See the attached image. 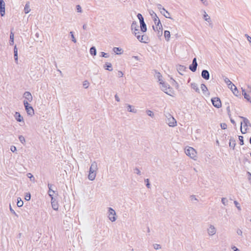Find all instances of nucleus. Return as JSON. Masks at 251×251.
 <instances>
[{"label":"nucleus","instance_id":"obj_26","mask_svg":"<svg viewBox=\"0 0 251 251\" xmlns=\"http://www.w3.org/2000/svg\"><path fill=\"white\" fill-rule=\"evenodd\" d=\"M197 66H198V64H194V63H192L190 66H189V69L193 72H196V71L197 70Z\"/></svg>","mask_w":251,"mask_h":251},{"label":"nucleus","instance_id":"obj_5","mask_svg":"<svg viewBox=\"0 0 251 251\" xmlns=\"http://www.w3.org/2000/svg\"><path fill=\"white\" fill-rule=\"evenodd\" d=\"M167 118L166 122L170 126L174 127L176 125V121L172 115L169 114Z\"/></svg>","mask_w":251,"mask_h":251},{"label":"nucleus","instance_id":"obj_46","mask_svg":"<svg viewBox=\"0 0 251 251\" xmlns=\"http://www.w3.org/2000/svg\"><path fill=\"white\" fill-rule=\"evenodd\" d=\"M100 54H100V56L103 57H105V58H107L109 56L107 53H105L104 52H101Z\"/></svg>","mask_w":251,"mask_h":251},{"label":"nucleus","instance_id":"obj_36","mask_svg":"<svg viewBox=\"0 0 251 251\" xmlns=\"http://www.w3.org/2000/svg\"><path fill=\"white\" fill-rule=\"evenodd\" d=\"M17 205L18 207H22L23 205L24 202L20 198L17 199Z\"/></svg>","mask_w":251,"mask_h":251},{"label":"nucleus","instance_id":"obj_21","mask_svg":"<svg viewBox=\"0 0 251 251\" xmlns=\"http://www.w3.org/2000/svg\"><path fill=\"white\" fill-rule=\"evenodd\" d=\"M204 14H203V19L204 20L208 23H209L210 25H212L211 21L210 19V17L208 16V15L206 13V12L204 10L203 11Z\"/></svg>","mask_w":251,"mask_h":251},{"label":"nucleus","instance_id":"obj_31","mask_svg":"<svg viewBox=\"0 0 251 251\" xmlns=\"http://www.w3.org/2000/svg\"><path fill=\"white\" fill-rule=\"evenodd\" d=\"M48 186L49 189L48 191L49 195L50 196V197H53V194H54L55 192L53 190H52L51 189L52 185L49 183Z\"/></svg>","mask_w":251,"mask_h":251},{"label":"nucleus","instance_id":"obj_41","mask_svg":"<svg viewBox=\"0 0 251 251\" xmlns=\"http://www.w3.org/2000/svg\"><path fill=\"white\" fill-rule=\"evenodd\" d=\"M243 136H239V141H240V145H243L244 143V140H243Z\"/></svg>","mask_w":251,"mask_h":251},{"label":"nucleus","instance_id":"obj_18","mask_svg":"<svg viewBox=\"0 0 251 251\" xmlns=\"http://www.w3.org/2000/svg\"><path fill=\"white\" fill-rule=\"evenodd\" d=\"M201 88L202 91V93L205 95H209V92L206 86L204 84H201Z\"/></svg>","mask_w":251,"mask_h":251},{"label":"nucleus","instance_id":"obj_7","mask_svg":"<svg viewBox=\"0 0 251 251\" xmlns=\"http://www.w3.org/2000/svg\"><path fill=\"white\" fill-rule=\"evenodd\" d=\"M116 212L115 210L112 208H109L108 210V218L111 222H114L116 221V218L115 217Z\"/></svg>","mask_w":251,"mask_h":251},{"label":"nucleus","instance_id":"obj_57","mask_svg":"<svg viewBox=\"0 0 251 251\" xmlns=\"http://www.w3.org/2000/svg\"><path fill=\"white\" fill-rule=\"evenodd\" d=\"M156 30L158 31V34L159 36H161L162 35V28L161 29H159L158 27L157 29H156Z\"/></svg>","mask_w":251,"mask_h":251},{"label":"nucleus","instance_id":"obj_1","mask_svg":"<svg viewBox=\"0 0 251 251\" xmlns=\"http://www.w3.org/2000/svg\"><path fill=\"white\" fill-rule=\"evenodd\" d=\"M185 153L188 156H189L191 158L196 160L197 159V151H196L192 147H188L187 148L185 149Z\"/></svg>","mask_w":251,"mask_h":251},{"label":"nucleus","instance_id":"obj_50","mask_svg":"<svg viewBox=\"0 0 251 251\" xmlns=\"http://www.w3.org/2000/svg\"><path fill=\"white\" fill-rule=\"evenodd\" d=\"M132 33L137 38V36L138 35H140V32L139 30H137L136 32L133 31Z\"/></svg>","mask_w":251,"mask_h":251},{"label":"nucleus","instance_id":"obj_8","mask_svg":"<svg viewBox=\"0 0 251 251\" xmlns=\"http://www.w3.org/2000/svg\"><path fill=\"white\" fill-rule=\"evenodd\" d=\"M211 102L213 106L216 108H220L222 106L220 99L218 97H215L211 99Z\"/></svg>","mask_w":251,"mask_h":251},{"label":"nucleus","instance_id":"obj_3","mask_svg":"<svg viewBox=\"0 0 251 251\" xmlns=\"http://www.w3.org/2000/svg\"><path fill=\"white\" fill-rule=\"evenodd\" d=\"M240 118L243 119V122H241V125H242L243 124H244V127H248V126L251 127V124L249 120L247 118L242 117V116H240ZM240 129H241V132L242 134H245L246 133L247 130V129L246 128L245 129V131H243L242 126H241Z\"/></svg>","mask_w":251,"mask_h":251},{"label":"nucleus","instance_id":"obj_64","mask_svg":"<svg viewBox=\"0 0 251 251\" xmlns=\"http://www.w3.org/2000/svg\"><path fill=\"white\" fill-rule=\"evenodd\" d=\"M232 249L234 251H240L235 246H233L232 247Z\"/></svg>","mask_w":251,"mask_h":251},{"label":"nucleus","instance_id":"obj_40","mask_svg":"<svg viewBox=\"0 0 251 251\" xmlns=\"http://www.w3.org/2000/svg\"><path fill=\"white\" fill-rule=\"evenodd\" d=\"M137 17H138V19L139 20L140 23L142 22L143 21H144V18L142 16V14H141L140 13L138 14Z\"/></svg>","mask_w":251,"mask_h":251},{"label":"nucleus","instance_id":"obj_61","mask_svg":"<svg viewBox=\"0 0 251 251\" xmlns=\"http://www.w3.org/2000/svg\"><path fill=\"white\" fill-rule=\"evenodd\" d=\"M242 231L240 229H238L237 230V233L240 235V236H242Z\"/></svg>","mask_w":251,"mask_h":251},{"label":"nucleus","instance_id":"obj_52","mask_svg":"<svg viewBox=\"0 0 251 251\" xmlns=\"http://www.w3.org/2000/svg\"><path fill=\"white\" fill-rule=\"evenodd\" d=\"M157 78H158V81H159L160 82L161 81L163 82V80H162V75H160V73H158V75H157Z\"/></svg>","mask_w":251,"mask_h":251},{"label":"nucleus","instance_id":"obj_12","mask_svg":"<svg viewBox=\"0 0 251 251\" xmlns=\"http://www.w3.org/2000/svg\"><path fill=\"white\" fill-rule=\"evenodd\" d=\"M216 232V229L214 226L210 225L209 228H207V233L209 236L214 235Z\"/></svg>","mask_w":251,"mask_h":251},{"label":"nucleus","instance_id":"obj_53","mask_svg":"<svg viewBox=\"0 0 251 251\" xmlns=\"http://www.w3.org/2000/svg\"><path fill=\"white\" fill-rule=\"evenodd\" d=\"M221 127L222 129H225L227 128V125L225 123H222L221 124Z\"/></svg>","mask_w":251,"mask_h":251},{"label":"nucleus","instance_id":"obj_15","mask_svg":"<svg viewBox=\"0 0 251 251\" xmlns=\"http://www.w3.org/2000/svg\"><path fill=\"white\" fill-rule=\"evenodd\" d=\"M201 76L203 79L208 80L210 77V75L208 71L206 70H203L201 72Z\"/></svg>","mask_w":251,"mask_h":251},{"label":"nucleus","instance_id":"obj_59","mask_svg":"<svg viewBox=\"0 0 251 251\" xmlns=\"http://www.w3.org/2000/svg\"><path fill=\"white\" fill-rule=\"evenodd\" d=\"M10 210L12 213L14 214L15 215H16L17 217H18V215L16 213L15 211L12 208L10 205Z\"/></svg>","mask_w":251,"mask_h":251},{"label":"nucleus","instance_id":"obj_17","mask_svg":"<svg viewBox=\"0 0 251 251\" xmlns=\"http://www.w3.org/2000/svg\"><path fill=\"white\" fill-rule=\"evenodd\" d=\"M98 170V166L96 162H93L90 166L89 172H96Z\"/></svg>","mask_w":251,"mask_h":251},{"label":"nucleus","instance_id":"obj_56","mask_svg":"<svg viewBox=\"0 0 251 251\" xmlns=\"http://www.w3.org/2000/svg\"><path fill=\"white\" fill-rule=\"evenodd\" d=\"M234 203L235 204V206H236V207L239 209V210H240L241 209V208L239 206V203L236 201H234Z\"/></svg>","mask_w":251,"mask_h":251},{"label":"nucleus","instance_id":"obj_45","mask_svg":"<svg viewBox=\"0 0 251 251\" xmlns=\"http://www.w3.org/2000/svg\"><path fill=\"white\" fill-rule=\"evenodd\" d=\"M190 199L192 201H198V199L196 198V196L195 195H191L190 197Z\"/></svg>","mask_w":251,"mask_h":251},{"label":"nucleus","instance_id":"obj_38","mask_svg":"<svg viewBox=\"0 0 251 251\" xmlns=\"http://www.w3.org/2000/svg\"><path fill=\"white\" fill-rule=\"evenodd\" d=\"M225 82L227 85V86H230L231 85V81L226 77H225L224 78Z\"/></svg>","mask_w":251,"mask_h":251},{"label":"nucleus","instance_id":"obj_9","mask_svg":"<svg viewBox=\"0 0 251 251\" xmlns=\"http://www.w3.org/2000/svg\"><path fill=\"white\" fill-rule=\"evenodd\" d=\"M152 12H153L154 15V16L152 18H153L154 22L155 24L156 25V27H155L156 29H157L158 27L159 29L162 28V25L159 19L157 16L156 14L153 11H152Z\"/></svg>","mask_w":251,"mask_h":251},{"label":"nucleus","instance_id":"obj_4","mask_svg":"<svg viewBox=\"0 0 251 251\" xmlns=\"http://www.w3.org/2000/svg\"><path fill=\"white\" fill-rule=\"evenodd\" d=\"M24 105L27 114L29 115L32 116L34 114V109L33 107L30 106L28 101L25 100H24Z\"/></svg>","mask_w":251,"mask_h":251},{"label":"nucleus","instance_id":"obj_27","mask_svg":"<svg viewBox=\"0 0 251 251\" xmlns=\"http://www.w3.org/2000/svg\"><path fill=\"white\" fill-rule=\"evenodd\" d=\"M104 68L105 70L111 71L113 70L112 64L110 63H106L104 65Z\"/></svg>","mask_w":251,"mask_h":251},{"label":"nucleus","instance_id":"obj_32","mask_svg":"<svg viewBox=\"0 0 251 251\" xmlns=\"http://www.w3.org/2000/svg\"><path fill=\"white\" fill-rule=\"evenodd\" d=\"M185 67L183 65H179L177 67V70L179 74L181 75H183V74L181 73V72L184 71L185 69Z\"/></svg>","mask_w":251,"mask_h":251},{"label":"nucleus","instance_id":"obj_60","mask_svg":"<svg viewBox=\"0 0 251 251\" xmlns=\"http://www.w3.org/2000/svg\"><path fill=\"white\" fill-rule=\"evenodd\" d=\"M10 40H14V33L11 31L10 34Z\"/></svg>","mask_w":251,"mask_h":251},{"label":"nucleus","instance_id":"obj_62","mask_svg":"<svg viewBox=\"0 0 251 251\" xmlns=\"http://www.w3.org/2000/svg\"><path fill=\"white\" fill-rule=\"evenodd\" d=\"M202 2V3L205 5V6H207L208 5V2L206 0H200Z\"/></svg>","mask_w":251,"mask_h":251},{"label":"nucleus","instance_id":"obj_33","mask_svg":"<svg viewBox=\"0 0 251 251\" xmlns=\"http://www.w3.org/2000/svg\"><path fill=\"white\" fill-rule=\"evenodd\" d=\"M164 37L166 40L168 41L170 38V32L168 30H165L164 31Z\"/></svg>","mask_w":251,"mask_h":251},{"label":"nucleus","instance_id":"obj_39","mask_svg":"<svg viewBox=\"0 0 251 251\" xmlns=\"http://www.w3.org/2000/svg\"><path fill=\"white\" fill-rule=\"evenodd\" d=\"M70 34H71V37H72V41L74 42V43H76V39L75 38V36H74V32L73 31H71L70 32Z\"/></svg>","mask_w":251,"mask_h":251},{"label":"nucleus","instance_id":"obj_43","mask_svg":"<svg viewBox=\"0 0 251 251\" xmlns=\"http://www.w3.org/2000/svg\"><path fill=\"white\" fill-rule=\"evenodd\" d=\"M147 114L151 117H153L154 116L153 113L150 110L147 111Z\"/></svg>","mask_w":251,"mask_h":251},{"label":"nucleus","instance_id":"obj_34","mask_svg":"<svg viewBox=\"0 0 251 251\" xmlns=\"http://www.w3.org/2000/svg\"><path fill=\"white\" fill-rule=\"evenodd\" d=\"M90 53L92 55H96L97 54L96 49L95 47H92L90 49Z\"/></svg>","mask_w":251,"mask_h":251},{"label":"nucleus","instance_id":"obj_22","mask_svg":"<svg viewBox=\"0 0 251 251\" xmlns=\"http://www.w3.org/2000/svg\"><path fill=\"white\" fill-rule=\"evenodd\" d=\"M140 24L141 31L142 32H146L147 28L146 24H145V22L143 21L142 22H140Z\"/></svg>","mask_w":251,"mask_h":251},{"label":"nucleus","instance_id":"obj_58","mask_svg":"<svg viewBox=\"0 0 251 251\" xmlns=\"http://www.w3.org/2000/svg\"><path fill=\"white\" fill-rule=\"evenodd\" d=\"M231 85H230V86H228V87L231 90V91H233V88H234V86H235L234 85V84L232 83V82H231Z\"/></svg>","mask_w":251,"mask_h":251},{"label":"nucleus","instance_id":"obj_20","mask_svg":"<svg viewBox=\"0 0 251 251\" xmlns=\"http://www.w3.org/2000/svg\"><path fill=\"white\" fill-rule=\"evenodd\" d=\"M127 105V110L128 112L136 113L137 112V109H135L133 106L130 104H126Z\"/></svg>","mask_w":251,"mask_h":251},{"label":"nucleus","instance_id":"obj_24","mask_svg":"<svg viewBox=\"0 0 251 251\" xmlns=\"http://www.w3.org/2000/svg\"><path fill=\"white\" fill-rule=\"evenodd\" d=\"M242 95L244 96V98L251 103V97L249 94H247L245 89H242Z\"/></svg>","mask_w":251,"mask_h":251},{"label":"nucleus","instance_id":"obj_6","mask_svg":"<svg viewBox=\"0 0 251 251\" xmlns=\"http://www.w3.org/2000/svg\"><path fill=\"white\" fill-rule=\"evenodd\" d=\"M157 7L158 9L160 10V13L163 14L166 18L171 19V18L170 17V14L165 10V9L162 7V6L160 4H157Z\"/></svg>","mask_w":251,"mask_h":251},{"label":"nucleus","instance_id":"obj_10","mask_svg":"<svg viewBox=\"0 0 251 251\" xmlns=\"http://www.w3.org/2000/svg\"><path fill=\"white\" fill-rule=\"evenodd\" d=\"M5 2L3 0H0V14L1 16L5 15Z\"/></svg>","mask_w":251,"mask_h":251},{"label":"nucleus","instance_id":"obj_28","mask_svg":"<svg viewBox=\"0 0 251 251\" xmlns=\"http://www.w3.org/2000/svg\"><path fill=\"white\" fill-rule=\"evenodd\" d=\"M96 174L95 172H89L88 178L90 180H93L96 177Z\"/></svg>","mask_w":251,"mask_h":251},{"label":"nucleus","instance_id":"obj_44","mask_svg":"<svg viewBox=\"0 0 251 251\" xmlns=\"http://www.w3.org/2000/svg\"><path fill=\"white\" fill-rule=\"evenodd\" d=\"M31 198V196L30 193H27L25 196V200L27 201H29Z\"/></svg>","mask_w":251,"mask_h":251},{"label":"nucleus","instance_id":"obj_30","mask_svg":"<svg viewBox=\"0 0 251 251\" xmlns=\"http://www.w3.org/2000/svg\"><path fill=\"white\" fill-rule=\"evenodd\" d=\"M191 86L192 89L195 90L196 92L198 93H200V89L198 86V85L197 83L193 82L191 84Z\"/></svg>","mask_w":251,"mask_h":251},{"label":"nucleus","instance_id":"obj_48","mask_svg":"<svg viewBox=\"0 0 251 251\" xmlns=\"http://www.w3.org/2000/svg\"><path fill=\"white\" fill-rule=\"evenodd\" d=\"M153 247H154V249L155 250H158V249H160L161 248V246L160 245L157 244H154Z\"/></svg>","mask_w":251,"mask_h":251},{"label":"nucleus","instance_id":"obj_35","mask_svg":"<svg viewBox=\"0 0 251 251\" xmlns=\"http://www.w3.org/2000/svg\"><path fill=\"white\" fill-rule=\"evenodd\" d=\"M113 50L114 51V52H115L117 54H120L122 53V52H121L122 51V49L120 48L114 47Z\"/></svg>","mask_w":251,"mask_h":251},{"label":"nucleus","instance_id":"obj_51","mask_svg":"<svg viewBox=\"0 0 251 251\" xmlns=\"http://www.w3.org/2000/svg\"><path fill=\"white\" fill-rule=\"evenodd\" d=\"M134 173H136L138 175H141V171L137 168H135L134 169Z\"/></svg>","mask_w":251,"mask_h":251},{"label":"nucleus","instance_id":"obj_37","mask_svg":"<svg viewBox=\"0 0 251 251\" xmlns=\"http://www.w3.org/2000/svg\"><path fill=\"white\" fill-rule=\"evenodd\" d=\"M19 139L20 141L23 144H24L25 142V137L22 135H20L19 136Z\"/></svg>","mask_w":251,"mask_h":251},{"label":"nucleus","instance_id":"obj_49","mask_svg":"<svg viewBox=\"0 0 251 251\" xmlns=\"http://www.w3.org/2000/svg\"><path fill=\"white\" fill-rule=\"evenodd\" d=\"M76 8L77 12L81 13L82 12V9L81 6L79 5H77L76 6Z\"/></svg>","mask_w":251,"mask_h":251},{"label":"nucleus","instance_id":"obj_25","mask_svg":"<svg viewBox=\"0 0 251 251\" xmlns=\"http://www.w3.org/2000/svg\"><path fill=\"white\" fill-rule=\"evenodd\" d=\"M14 59L17 64H18V49L16 47V46L14 47Z\"/></svg>","mask_w":251,"mask_h":251},{"label":"nucleus","instance_id":"obj_13","mask_svg":"<svg viewBox=\"0 0 251 251\" xmlns=\"http://www.w3.org/2000/svg\"><path fill=\"white\" fill-rule=\"evenodd\" d=\"M137 39L142 43H147L148 42V37L146 35H138Z\"/></svg>","mask_w":251,"mask_h":251},{"label":"nucleus","instance_id":"obj_29","mask_svg":"<svg viewBox=\"0 0 251 251\" xmlns=\"http://www.w3.org/2000/svg\"><path fill=\"white\" fill-rule=\"evenodd\" d=\"M30 11L29 2H27L26 3L25 8H24V12L25 14L28 13Z\"/></svg>","mask_w":251,"mask_h":251},{"label":"nucleus","instance_id":"obj_54","mask_svg":"<svg viewBox=\"0 0 251 251\" xmlns=\"http://www.w3.org/2000/svg\"><path fill=\"white\" fill-rule=\"evenodd\" d=\"M145 181L147 182L146 186L148 188H150V183L149 182V179L148 178L145 179Z\"/></svg>","mask_w":251,"mask_h":251},{"label":"nucleus","instance_id":"obj_16","mask_svg":"<svg viewBox=\"0 0 251 251\" xmlns=\"http://www.w3.org/2000/svg\"><path fill=\"white\" fill-rule=\"evenodd\" d=\"M14 117L15 119L19 122H24L23 117L21 115L20 113L18 112H16L14 114Z\"/></svg>","mask_w":251,"mask_h":251},{"label":"nucleus","instance_id":"obj_2","mask_svg":"<svg viewBox=\"0 0 251 251\" xmlns=\"http://www.w3.org/2000/svg\"><path fill=\"white\" fill-rule=\"evenodd\" d=\"M160 84H161V90L166 94L169 96H172L173 94V89L170 88V85L164 82L161 81Z\"/></svg>","mask_w":251,"mask_h":251},{"label":"nucleus","instance_id":"obj_63","mask_svg":"<svg viewBox=\"0 0 251 251\" xmlns=\"http://www.w3.org/2000/svg\"><path fill=\"white\" fill-rule=\"evenodd\" d=\"M118 75L120 77H122L123 75V73L121 71H119L118 73Z\"/></svg>","mask_w":251,"mask_h":251},{"label":"nucleus","instance_id":"obj_11","mask_svg":"<svg viewBox=\"0 0 251 251\" xmlns=\"http://www.w3.org/2000/svg\"><path fill=\"white\" fill-rule=\"evenodd\" d=\"M23 97L26 100H25L27 101L28 102H31L33 100V98L31 93L28 91H26L24 93Z\"/></svg>","mask_w":251,"mask_h":251},{"label":"nucleus","instance_id":"obj_23","mask_svg":"<svg viewBox=\"0 0 251 251\" xmlns=\"http://www.w3.org/2000/svg\"><path fill=\"white\" fill-rule=\"evenodd\" d=\"M236 145V141L233 138H231L229 140V147L232 148L233 150L234 149V148Z\"/></svg>","mask_w":251,"mask_h":251},{"label":"nucleus","instance_id":"obj_19","mask_svg":"<svg viewBox=\"0 0 251 251\" xmlns=\"http://www.w3.org/2000/svg\"><path fill=\"white\" fill-rule=\"evenodd\" d=\"M139 26L138 25L136 21H134L132 22L131 25V29L133 31H137L139 30L138 29Z\"/></svg>","mask_w":251,"mask_h":251},{"label":"nucleus","instance_id":"obj_42","mask_svg":"<svg viewBox=\"0 0 251 251\" xmlns=\"http://www.w3.org/2000/svg\"><path fill=\"white\" fill-rule=\"evenodd\" d=\"M222 201V203H223L224 205H227V202H228V201H227V200L226 199V198H223L222 199V201Z\"/></svg>","mask_w":251,"mask_h":251},{"label":"nucleus","instance_id":"obj_55","mask_svg":"<svg viewBox=\"0 0 251 251\" xmlns=\"http://www.w3.org/2000/svg\"><path fill=\"white\" fill-rule=\"evenodd\" d=\"M10 150L13 152H14L17 150L16 147L14 146H11Z\"/></svg>","mask_w":251,"mask_h":251},{"label":"nucleus","instance_id":"obj_14","mask_svg":"<svg viewBox=\"0 0 251 251\" xmlns=\"http://www.w3.org/2000/svg\"><path fill=\"white\" fill-rule=\"evenodd\" d=\"M51 198V204L52 208L54 210H57L58 209V204L57 201L53 198V197Z\"/></svg>","mask_w":251,"mask_h":251},{"label":"nucleus","instance_id":"obj_47","mask_svg":"<svg viewBox=\"0 0 251 251\" xmlns=\"http://www.w3.org/2000/svg\"><path fill=\"white\" fill-rule=\"evenodd\" d=\"M232 91L235 95L237 96V94L238 93V91L236 86H234V88H233V91Z\"/></svg>","mask_w":251,"mask_h":251}]
</instances>
